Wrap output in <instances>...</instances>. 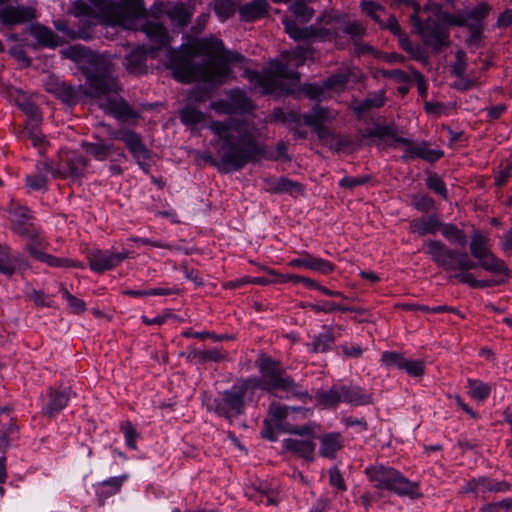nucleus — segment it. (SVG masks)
<instances>
[{
	"label": "nucleus",
	"instance_id": "obj_59",
	"mask_svg": "<svg viewBox=\"0 0 512 512\" xmlns=\"http://www.w3.org/2000/svg\"><path fill=\"white\" fill-rule=\"evenodd\" d=\"M467 65V57L466 53L463 50H458L456 52V59L452 65V72L457 77L461 78L464 75Z\"/></svg>",
	"mask_w": 512,
	"mask_h": 512
},
{
	"label": "nucleus",
	"instance_id": "obj_57",
	"mask_svg": "<svg viewBox=\"0 0 512 512\" xmlns=\"http://www.w3.org/2000/svg\"><path fill=\"white\" fill-rule=\"evenodd\" d=\"M122 430L125 436L126 444L131 449H136V439L138 438V433L131 422L126 421L122 424Z\"/></svg>",
	"mask_w": 512,
	"mask_h": 512
},
{
	"label": "nucleus",
	"instance_id": "obj_3",
	"mask_svg": "<svg viewBox=\"0 0 512 512\" xmlns=\"http://www.w3.org/2000/svg\"><path fill=\"white\" fill-rule=\"evenodd\" d=\"M260 371L264 377L261 384L256 379H247L234 385L230 390L224 391L215 400V412L229 420L242 414L246 402L252 400L255 389L258 386L269 392L281 390L298 398H309L307 391L283 372L276 362L270 359H263Z\"/></svg>",
	"mask_w": 512,
	"mask_h": 512
},
{
	"label": "nucleus",
	"instance_id": "obj_35",
	"mask_svg": "<svg viewBox=\"0 0 512 512\" xmlns=\"http://www.w3.org/2000/svg\"><path fill=\"white\" fill-rule=\"evenodd\" d=\"M470 252L477 260L489 254L491 250L488 237L481 233H475L470 242Z\"/></svg>",
	"mask_w": 512,
	"mask_h": 512
},
{
	"label": "nucleus",
	"instance_id": "obj_38",
	"mask_svg": "<svg viewBox=\"0 0 512 512\" xmlns=\"http://www.w3.org/2000/svg\"><path fill=\"white\" fill-rule=\"evenodd\" d=\"M313 54V50L310 47L297 46L291 51H286L282 54V57L285 58L290 64H293L296 67H299L304 64L306 59L311 57Z\"/></svg>",
	"mask_w": 512,
	"mask_h": 512
},
{
	"label": "nucleus",
	"instance_id": "obj_19",
	"mask_svg": "<svg viewBox=\"0 0 512 512\" xmlns=\"http://www.w3.org/2000/svg\"><path fill=\"white\" fill-rule=\"evenodd\" d=\"M267 191L275 194H290L291 196L303 195L304 187L301 183L281 177L266 181Z\"/></svg>",
	"mask_w": 512,
	"mask_h": 512
},
{
	"label": "nucleus",
	"instance_id": "obj_6",
	"mask_svg": "<svg viewBox=\"0 0 512 512\" xmlns=\"http://www.w3.org/2000/svg\"><path fill=\"white\" fill-rule=\"evenodd\" d=\"M366 137L372 139L373 144L379 149L389 147L396 148L401 145L404 151V159L421 158L429 162H435L443 156V152L431 149L426 142H413L407 138L399 137L394 126H376L369 129Z\"/></svg>",
	"mask_w": 512,
	"mask_h": 512
},
{
	"label": "nucleus",
	"instance_id": "obj_48",
	"mask_svg": "<svg viewBox=\"0 0 512 512\" xmlns=\"http://www.w3.org/2000/svg\"><path fill=\"white\" fill-rule=\"evenodd\" d=\"M343 32L348 34L354 43L357 44L366 34V29L362 23L355 21L347 23L343 28Z\"/></svg>",
	"mask_w": 512,
	"mask_h": 512
},
{
	"label": "nucleus",
	"instance_id": "obj_58",
	"mask_svg": "<svg viewBox=\"0 0 512 512\" xmlns=\"http://www.w3.org/2000/svg\"><path fill=\"white\" fill-rule=\"evenodd\" d=\"M402 370H405L410 376L420 377L424 374V364L419 360L405 359Z\"/></svg>",
	"mask_w": 512,
	"mask_h": 512
},
{
	"label": "nucleus",
	"instance_id": "obj_43",
	"mask_svg": "<svg viewBox=\"0 0 512 512\" xmlns=\"http://www.w3.org/2000/svg\"><path fill=\"white\" fill-rule=\"evenodd\" d=\"M468 388H469V393H470L471 397H473L474 399H477V400L486 399L489 396L490 391H491V388L488 384H486L482 381L473 380V379L468 380Z\"/></svg>",
	"mask_w": 512,
	"mask_h": 512
},
{
	"label": "nucleus",
	"instance_id": "obj_41",
	"mask_svg": "<svg viewBox=\"0 0 512 512\" xmlns=\"http://www.w3.org/2000/svg\"><path fill=\"white\" fill-rule=\"evenodd\" d=\"M309 2L310 0H295L289 10L302 22H308L314 15V10L308 6Z\"/></svg>",
	"mask_w": 512,
	"mask_h": 512
},
{
	"label": "nucleus",
	"instance_id": "obj_32",
	"mask_svg": "<svg viewBox=\"0 0 512 512\" xmlns=\"http://www.w3.org/2000/svg\"><path fill=\"white\" fill-rule=\"evenodd\" d=\"M229 100L235 114H243L253 109L251 100L241 90H231L229 92Z\"/></svg>",
	"mask_w": 512,
	"mask_h": 512
},
{
	"label": "nucleus",
	"instance_id": "obj_42",
	"mask_svg": "<svg viewBox=\"0 0 512 512\" xmlns=\"http://www.w3.org/2000/svg\"><path fill=\"white\" fill-rule=\"evenodd\" d=\"M399 44L403 50L410 54V56L422 63H427L428 57L423 51V49L419 46H413L411 41L406 35L401 36L399 38Z\"/></svg>",
	"mask_w": 512,
	"mask_h": 512
},
{
	"label": "nucleus",
	"instance_id": "obj_5",
	"mask_svg": "<svg viewBox=\"0 0 512 512\" xmlns=\"http://www.w3.org/2000/svg\"><path fill=\"white\" fill-rule=\"evenodd\" d=\"M72 13L84 18L89 24L106 23L125 29H138L137 22L144 13L142 0H77Z\"/></svg>",
	"mask_w": 512,
	"mask_h": 512
},
{
	"label": "nucleus",
	"instance_id": "obj_53",
	"mask_svg": "<svg viewBox=\"0 0 512 512\" xmlns=\"http://www.w3.org/2000/svg\"><path fill=\"white\" fill-rule=\"evenodd\" d=\"M333 342L334 337L330 332L323 333L314 340L313 351L316 353L325 352L331 347Z\"/></svg>",
	"mask_w": 512,
	"mask_h": 512
},
{
	"label": "nucleus",
	"instance_id": "obj_2",
	"mask_svg": "<svg viewBox=\"0 0 512 512\" xmlns=\"http://www.w3.org/2000/svg\"><path fill=\"white\" fill-rule=\"evenodd\" d=\"M66 58L76 62L84 72L99 107L119 119L136 118L137 113L119 96L120 87L112 66L103 57L79 45L66 48Z\"/></svg>",
	"mask_w": 512,
	"mask_h": 512
},
{
	"label": "nucleus",
	"instance_id": "obj_27",
	"mask_svg": "<svg viewBox=\"0 0 512 512\" xmlns=\"http://www.w3.org/2000/svg\"><path fill=\"white\" fill-rule=\"evenodd\" d=\"M319 138L324 144L330 148L340 151L344 146L348 144L347 140L337 138L335 134L326 126V124L311 126Z\"/></svg>",
	"mask_w": 512,
	"mask_h": 512
},
{
	"label": "nucleus",
	"instance_id": "obj_54",
	"mask_svg": "<svg viewBox=\"0 0 512 512\" xmlns=\"http://www.w3.org/2000/svg\"><path fill=\"white\" fill-rule=\"evenodd\" d=\"M510 510H512V498L489 503L480 508V512H509Z\"/></svg>",
	"mask_w": 512,
	"mask_h": 512
},
{
	"label": "nucleus",
	"instance_id": "obj_20",
	"mask_svg": "<svg viewBox=\"0 0 512 512\" xmlns=\"http://www.w3.org/2000/svg\"><path fill=\"white\" fill-rule=\"evenodd\" d=\"M337 115V112L317 104L309 113L301 115V118H303L305 125L316 126L332 123L337 118Z\"/></svg>",
	"mask_w": 512,
	"mask_h": 512
},
{
	"label": "nucleus",
	"instance_id": "obj_47",
	"mask_svg": "<svg viewBox=\"0 0 512 512\" xmlns=\"http://www.w3.org/2000/svg\"><path fill=\"white\" fill-rule=\"evenodd\" d=\"M301 119V114L295 111H291L286 113L281 108H276L271 113L269 120L270 121H281L284 123H298Z\"/></svg>",
	"mask_w": 512,
	"mask_h": 512
},
{
	"label": "nucleus",
	"instance_id": "obj_36",
	"mask_svg": "<svg viewBox=\"0 0 512 512\" xmlns=\"http://www.w3.org/2000/svg\"><path fill=\"white\" fill-rule=\"evenodd\" d=\"M43 242L41 245L33 242L27 243V249L30 254L37 260L46 263L48 266L52 267H60L62 265V260L60 258L54 257L42 250Z\"/></svg>",
	"mask_w": 512,
	"mask_h": 512
},
{
	"label": "nucleus",
	"instance_id": "obj_11",
	"mask_svg": "<svg viewBox=\"0 0 512 512\" xmlns=\"http://www.w3.org/2000/svg\"><path fill=\"white\" fill-rule=\"evenodd\" d=\"M309 413V409L289 408L286 406H281L279 404H272L269 407V415L274 421V426L276 428L281 429L286 433L298 435H311L314 437L315 425L307 424L301 427H296L288 422H284V420L289 417L294 419L295 414H301L303 417H307Z\"/></svg>",
	"mask_w": 512,
	"mask_h": 512
},
{
	"label": "nucleus",
	"instance_id": "obj_16",
	"mask_svg": "<svg viewBox=\"0 0 512 512\" xmlns=\"http://www.w3.org/2000/svg\"><path fill=\"white\" fill-rule=\"evenodd\" d=\"M127 258V253H111L109 251L97 250L89 256V264L93 271L104 272L119 265Z\"/></svg>",
	"mask_w": 512,
	"mask_h": 512
},
{
	"label": "nucleus",
	"instance_id": "obj_14",
	"mask_svg": "<svg viewBox=\"0 0 512 512\" xmlns=\"http://www.w3.org/2000/svg\"><path fill=\"white\" fill-rule=\"evenodd\" d=\"M61 178L63 176L60 165L48 162H40L36 165V171L26 176V188L28 191L42 192L47 188L48 176Z\"/></svg>",
	"mask_w": 512,
	"mask_h": 512
},
{
	"label": "nucleus",
	"instance_id": "obj_28",
	"mask_svg": "<svg viewBox=\"0 0 512 512\" xmlns=\"http://www.w3.org/2000/svg\"><path fill=\"white\" fill-rule=\"evenodd\" d=\"M385 104V96L383 92L369 94L364 100L354 101L353 110L361 116L373 108H380Z\"/></svg>",
	"mask_w": 512,
	"mask_h": 512
},
{
	"label": "nucleus",
	"instance_id": "obj_7",
	"mask_svg": "<svg viewBox=\"0 0 512 512\" xmlns=\"http://www.w3.org/2000/svg\"><path fill=\"white\" fill-rule=\"evenodd\" d=\"M365 472L375 488L391 490L400 496H408L412 499L421 496L418 484L411 482L394 468L375 465L368 467Z\"/></svg>",
	"mask_w": 512,
	"mask_h": 512
},
{
	"label": "nucleus",
	"instance_id": "obj_12",
	"mask_svg": "<svg viewBox=\"0 0 512 512\" xmlns=\"http://www.w3.org/2000/svg\"><path fill=\"white\" fill-rule=\"evenodd\" d=\"M10 217L12 222V229L15 233L25 237L28 242H33L41 245L42 237H40V230L33 222V215L31 210L27 207L11 206Z\"/></svg>",
	"mask_w": 512,
	"mask_h": 512
},
{
	"label": "nucleus",
	"instance_id": "obj_10",
	"mask_svg": "<svg viewBox=\"0 0 512 512\" xmlns=\"http://www.w3.org/2000/svg\"><path fill=\"white\" fill-rule=\"evenodd\" d=\"M245 75L251 82L262 87L265 94L275 92L280 87L282 79L296 81L300 79V74L297 71L289 69L287 64L279 61H272L270 67L261 74L246 70Z\"/></svg>",
	"mask_w": 512,
	"mask_h": 512
},
{
	"label": "nucleus",
	"instance_id": "obj_60",
	"mask_svg": "<svg viewBox=\"0 0 512 512\" xmlns=\"http://www.w3.org/2000/svg\"><path fill=\"white\" fill-rule=\"evenodd\" d=\"M409 70L411 72L410 76L412 77V80H415V82L417 84V88H418V92H419L420 96L426 97L427 91H428V85H427L425 77L412 66L409 67Z\"/></svg>",
	"mask_w": 512,
	"mask_h": 512
},
{
	"label": "nucleus",
	"instance_id": "obj_21",
	"mask_svg": "<svg viewBox=\"0 0 512 512\" xmlns=\"http://www.w3.org/2000/svg\"><path fill=\"white\" fill-rule=\"evenodd\" d=\"M289 265L292 267H304L324 275L334 271V265L331 262L311 255L293 259L289 262Z\"/></svg>",
	"mask_w": 512,
	"mask_h": 512
},
{
	"label": "nucleus",
	"instance_id": "obj_37",
	"mask_svg": "<svg viewBox=\"0 0 512 512\" xmlns=\"http://www.w3.org/2000/svg\"><path fill=\"white\" fill-rule=\"evenodd\" d=\"M166 14L168 18L179 27L186 26L191 20V12L185 7L184 4L179 3L167 9Z\"/></svg>",
	"mask_w": 512,
	"mask_h": 512
},
{
	"label": "nucleus",
	"instance_id": "obj_31",
	"mask_svg": "<svg viewBox=\"0 0 512 512\" xmlns=\"http://www.w3.org/2000/svg\"><path fill=\"white\" fill-rule=\"evenodd\" d=\"M127 476H119L112 477L108 480L103 481L99 484L98 496L100 502H104V500L111 495L118 493L123 485V482L126 480Z\"/></svg>",
	"mask_w": 512,
	"mask_h": 512
},
{
	"label": "nucleus",
	"instance_id": "obj_9",
	"mask_svg": "<svg viewBox=\"0 0 512 512\" xmlns=\"http://www.w3.org/2000/svg\"><path fill=\"white\" fill-rule=\"evenodd\" d=\"M409 4L414 13L410 16V22L415 30L423 38L426 45L431 46L435 50H440L449 45L448 32L445 26L436 19L429 17L424 22L419 19L420 5L412 0L406 2Z\"/></svg>",
	"mask_w": 512,
	"mask_h": 512
},
{
	"label": "nucleus",
	"instance_id": "obj_22",
	"mask_svg": "<svg viewBox=\"0 0 512 512\" xmlns=\"http://www.w3.org/2000/svg\"><path fill=\"white\" fill-rule=\"evenodd\" d=\"M475 263L477 267H480L489 273L501 276V278H505L506 280L510 274V270L505 262L492 252L480 258L478 262Z\"/></svg>",
	"mask_w": 512,
	"mask_h": 512
},
{
	"label": "nucleus",
	"instance_id": "obj_46",
	"mask_svg": "<svg viewBox=\"0 0 512 512\" xmlns=\"http://www.w3.org/2000/svg\"><path fill=\"white\" fill-rule=\"evenodd\" d=\"M360 6L363 12L371 17L375 22L382 25L381 16L385 14L384 7L372 1H362Z\"/></svg>",
	"mask_w": 512,
	"mask_h": 512
},
{
	"label": "nucleus",
	"instance_id": "obj_55",
	"mask_svg": "<svg viewBox=\"0 0 512 512\" xmlns=\"http://www.w3.org/2000/svg\"><path fill=\"white\" fill-rule=\"evenodd\" d=\"M226 359V352L222 349L201 350V364L206 362H221Z\"/></svg>",
	"mask_w": 512,
	"mask_h": 512
},
{
	"label": "nucleus",
	"instance_id": "obj_18",
	"mask_svg": "<svg viewBox=\"0 0 512 512\" xmlns=\"http://www.w3.org/2000/svg\"><path fill=\"white\" fill-rule=\"evenodd\" d=\"M33 10L28 7L6 5L0 8V21L5 26L26 23L33 18Z\"/></svg>",
	"mask_w": 512,
	"mask_h": 512
},
{
	"label": "nucleus",
	"instance_id": "obj_29",
	"mask_svg": "<svg viewBox=\"0 0 512 512\" xmlns=\"http://www.w3.org/2000/svg\"><path fill=\"white\" fill-rule=\"evenodd\" d=\"M342 401L353 405H367L371 403V397L357 386H341Z\"/></svg>",
	"mask_w": 512,
	"mask_h": 512
},
{
	"label": "nucleus",
	"instance_id": "obj_49",
	"mask_svg": "<svg viewBox=\"0 0 512 512\" xmlns=\"http://www.w3.org/2000/svg\"><path fill=\"white\" fill-rule=\"evenodd\" d=\"M377 74L385 78H392L398 83H409L412 81L410 74L400 69H378Z\"/></svg>",
	"mask_w": 512,
	"mask_h": 512
},
{
	"label": "nucleus",
	"instance_id": "obj_52",
	"mask_svg": "<svg viewBox=\"0 0 512 512\" xmlns=\"http://www.w3.org/2000/svg\"><path fill=\"white\" fill-rule=\"evenodd\" d=\"M182 335L186 338H191V337L200 338V339L210 338L216 342L223 341V340H232L234 338L233 336H230L227 334L218 335V334L210 333L208 331L192 332L191 330L184 331L182 333Z\"/></svg>",
	"mask_w": 512,
	"mask_h": 512
},
{
	"label": "nucleus",
	"instance_id": "obj_63",
	"mask_svg": "<svg viewBox=\"0 0 512 512\" xmlns=\"http://www.w3.org/2000/svg\"><path fill=\"white\" fill-rule=\"evenodd\" d=\"M46 90L54 94L57 98L64 101V85L57 82L53 77H49L45 83Z\"/></svg>",
	"mask_w": 512,
	"mask_h": 512
},
{
	"label": "nucleus",
	"instance_id": "obj_64",
	"mask_svg": "<svg viewBox=\"0 0 512 512\" xmlns=\"http://www.w3.org/2000/svg\"><path fill=\"white\" fill-rule=\"evenodd\" d=\"M66 301L72 313L81 314L86 309V304L82 299L76 298L66 291Z\"/></svg>",
	"mask_w": 512,
	"mask_h": 512
},
{
	"label": "nucleus",
	"instance_id": "obj_34",
	"mask_svg": "<svg viewBox=\"0 0 512 512\" xmlns=\"http://www.w3.org/2000/svg\"><path fill=\"white\" fill-rule=\"evenodd\" d=\"M438 232H441L442 236L452 244L461 247H465L467 244L465 233L453 224H444L441 222V228H439Z\"/></svg>",
	"mask_w": 512,
	"mask_h": 512
},
{
	"label": "nucleus",
	"instance_id": "obj_45",
	"mask_svg": "<svg viewBox=\"0 0 512 512\" xmlns=\"http://www.w3.org/2000/svg\"><path fill=\"white\" fill-rule=\"evenodd\" d=\"M20 108L23 112L35 123L38 124L41 121V116L37 105L28 99L25 95H22L17 100Z\"/></svg>",
	"mask_w": 512,
	"mask_h": 512
},
{
	"label": "nucleus",
	"instance_id": "obj_26",
	"mask_svg": "<svg viewBox=\"0 0 512 512\" xmlns=\"http://www.w3.org/2000/svg\"><path fill=\"white\" fill-rule=\"evenodd\" d=\"M343 440L340 433H328L320 437V454L325 458H333L342 448Z\"/></svg>",
	"mask_w": 512,
	"mask_h": 512
},
{
	"label": "nucleus",
	"instance_id": "obj_15",
	"mask_svg": "<svg viewBox=\"0 0 512 512\" xmlns=\"http://www.w3.org/2000/svg\"><path fill=\"white\" fill-rule=\"evenodd\" d=\"M282 23L286 33L296 41H305L310 39H319L324 41L332 38V34L327 29H320L314 26L300 28L294 20L289 17H284L282 19Z\"/></svg>",
	"mask_w": 512,
	"mask_h": 512
},
{
	"label": "nucleus",
	"instance_id": "obj_17",
	"mask_svg": "<svg viewBox=\"0 0 512 512\" xmlns=\"http://www.w3.org/2000/svg\"><path fill=\"white\" fill-rule=\"evenodd\" d=\"M110 135L113 138L122 140L139 163H141L142 160L149 158V152L142 143L141 137L137 133L133 131H111Z\"/></svg>",
	"mask_w": 512,
	"mask_h": 512
},
{
	"label": "nucleus",
	"instance_id": "obj_62",
	"mask_svg": "<svg viewBox=\"0 0 512 512\" xmlns=\"http://www.w3.org/2000/svg\"><path fill=\"white\" fill-rule=\"evenodd\" d=\"M412 204L420 211H429L434 206V201L429 196L418 194L413 196Z\"/></svg>",
	"mask_w": 512,
	"mask_h": 512
},
{
	"label": "nucleus",
	"instance_id": "obj_51",
	"mask_svg": "<svg viewBox=\"0 0 512 512\" xmlns=\"http://www.w3.org/2000/svg\"><path fill=\"white\" fill-rule=\"evenodd\" d=\"M426 185L429 189L442 196L443 198H447V189L443 180L437 174H431L428 176L426 180Z\"/></svg>",
	"mask_w": 512,
	"mask_h": 512
},
{
	"label": "nucleus",
	"instance_id": "obj_44",
	"mask_svg": "<svg viewBox=\"0 0 512 512\" xmlns=\"http://www.w3.org/2000/svg\"><path fill=\"white\" fill-rule=\"evenodd\" d=\"M214 11L221 21H225L234 15L235 4L232 0H214Z\"/></svg>",
	"mask_w": 512,
	"mask_h": 512
},
{
	"label": "nucleus",
	"instance_id": "obj_33",
	"mask_svg": "<svg viewBox=\"0 0 512 512\" xmlns=\"http://www.w3.org/2000/svg\"><path fill=\"white\" fill-rule=\"evenodd\" d=\"M30 34L37 40L38 43L47 46L54 47L57 45V37L49 28L34 24L30 27Z\"/></svg>",
	"mask_w": 512,
	"mask_h": 512
},
{
	"label": "nucleus",
	"instance_id": "obj_50",
	"mask_svg": "<svg viewBox=\"0 0 512 512\" xmlns=\"http://www.w3.org/2000/svg\"><path fill=\"white\" fill-rule=\"evenodd\" d=\"M87 152L93 155L95 158L99 160L105 159L112 148L110 145H106L103 142L100 143H88L86 144Z\"/></svg>",
	"mask_w": 512,
	"mask_h": 512
},
{
	"label": "nucleus",
	"instance_id": "obj_1",
	"mask_svg": "<svg viewBox=\"0 0 512 512\" xmlns=\"http://www.w3.org/2000/svg\"><path fill=\"white\" fill-rule=\"evenodd\" d=\"M140 30L146 35L151 45L149 48L139 46L125 58L126 69L132 74L145 72L146 57L159 58L173 72L174 78L182 83L204 81L222 84L229 77V63L242 62L240 54L226 51L223 42L214 36L195 40L188 48L189 56H206L201 64L193 63L180 50L171 47V38L166 28L155 20H145Z\"/></svg>",
	"mask_w": 512,
	"mask_h": 512
},
{
	"label": "nucleus",
	"instance_id": "obj_4",
	"mask_svg": "<svg viewBox=\"0 0 512 512\" xmlns=\"http://www.w3.org/2000/svg\"><path fill=\"white\" fill-rule=\"evenodd\" d=\"M209 129L218 137L221 144L218 149L219 160L207 154L204 160L211 162L223 173L242 169L254 160L260 152L255 140V128L235 119L212 121Z\"/></svg>",
	"mask_w": 512,
	"mask_h": 512
},
{
	"label": "nucleus",
	"instance_id": "obj_25",
	"mask_svg": "<svg viewBox=\"0 0 512 512\" xmlns=\"http://www.w3.org/2000/svg\"><path fill=\"white\" fill-rule=\"evenodd\" d=\"M283 446L285 450L293 452L306 460H313V453L316 445L311 440L288 438L283 441Z\"/></svg>",
	"mask_w": 512,
	"mask_h": 512
},
{
	"label": "nucleus",
	"instance_id": "obj_56",
	"mask_svg": "<svg viewBox=\"0 0 512 512\" xmlns=\"http://www.w3.org/2000/svg\"><path fill=\"white\" fill-rule=\"evenodd\" d=\"M405 359L400 353L386 351L381 356V361L387 366H395L402 369Z\"/></svg>",
	"mask_w": 512,
	"mask_h": 512
},
{
	"label": "nucleus",
	"instance_id": "obj_39",
	"mask_svg": "<svg viewBox=\"0 0 512 512\" xmlns=\"http://www.w3.org/2000/svg\"><path fill=\"white\" fill-rule=\"evenodd\" d=\"M249 497L266 505H276L279 502L278 492L267 485H261Z\"/></svg>",
	"mask_w": 512,
	"mask_h": 512
},
{
	"label": "nucleus",
	"instance_id": "obj_61",
	"mask_svg": "<svg viewBox=\"0 0 512 512\" xmlns=\"http://www.w3.org/2000/svg\"><path fill=\"white\" fill-rule=\"evenodd\" d=\"M349 80V72H342L332 75L325 81V87L329 89L342 87Z\"/></svg>",
	"mask_w": 512,
	"mask_h": 512
},
{
	"label": "nucleus",
	"instance_id": "obj_40",
	"mask_svg": "<svg viewBox=\"0 0 512 512\" xmlns=\"http://www.w3.org/2000/svg\"><path fill=\"white\" fill-rule=\"evenodd\" d=\"M316 399L326 407L335 406L342 401L341 387L333 386L327 391L320 390L316 393Z\"/></svg>",
	"mask_w": 512,
	"mask_h": 512
},
{
	"label": "nucleus",
	"instance_id": "obj_24",
	"mask_svg": "<svg viewBox=\"0 0 512 512\" xmlns=\"http://www.w3.org/2000/svg\"><path fill=\"white\" fill-rule=\"evenodd\" d=\"M269 3L266 0H252L239 8L243 20L251 22L262 18L268 13Z\"/></svg>",
	"mask_w": 512,
	"mask_h": 512
},
{
	"label": "nucleus",
	"instance_id": "obj_23",
	"mask_svg": "<svg viewBox=\"0 0 512 512\" xmlns=\"http://www.w3.org/2000/svg\"><path fill=\"white\" fill-rule=\"evenodd\" d=\"M439 228H441V222L435 215L423 216L410 222L411 232L417 233L420 236L435 235Z\"/></svg>",
	"mask_w": 512,
	"mask_h": 512
},
{
	"label": "nucleus",
	"instance_id": "obj_30",
	"mask_svg": "<svg viewBox=\"0 0 512 512\" xmlns=\"http://www.w3.org/2000/svg\"><path fill=\"white\" fill-rule=\"evenodd\" d=\"M180 119L185 125L196 126L206 122V115L189 102L180 110Z\"/></svg>",
	"mask_w": 512,
	"mask_h": 512
},
{
	"label": "nucleus",
	"instance_id": "obj_13",
	"mask_svg": "<svg viewBox=\"0 0 512 512\" xmlns=\"http://www.w3.org/2000/svg\"><path fill=\"white\" fill-rule=\"evenodd\" d=\"M491 7L486 2L456 14H445L443 19L452 25L468 26L474 32H480L483 19L489 14Z\"/></svg>",
	"mask_w": 512,
	"mask_h": 512
},
{
	"label": "nucleus",
	"instance_id": "obj_8",
	"mask_svg": "<svg viewBox=\"0 0 512 512\" xmlns=\"http://www.w3.org/2000/svg\"><path fill=\"white\" fill-rule=\"evenodd\" d=\"M425 246L427 248L426 253L430 255L432 260L447 271L454 269L469 271L477 268L476 263L470 259L466 252L450 249L439 240H427Z\"/></svg>",
	"mask_w": 512,
	"mask_h": 512
}]
</instances>
